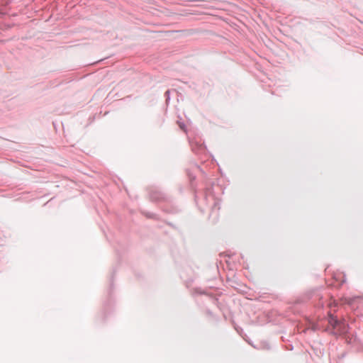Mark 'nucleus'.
<instances>
[{
	"label": "nucleus",
	"mask_w": 363,
	"mask_h": 363,
	"mask_svg": "<svg viewBox=\"0 0 363 363\" xmlns=\"http://www.w3.org/2000/svg\"><path fill=\"white\" fill-rule=\"evenodd\" d=\"M329 323L335 328L339 325V322L334 317H330Z\"/></svg>",
	"instance_id": "obj_2"
},
{
	"label": "nucleus",
	"mask_w": 363,
	"mask_h": 363,
	"mask_svg": "<svg viewBox=\"0 0 363 363\" xmlns=\"http://www.w3.org/2000/svg\"><path fill=\"white\" fill-rule=\"evenodd\" d=\"M211 90V86L209 83L202 81L196 84V91L200 96L208 95Z\"/></svg>",
	"instance_id": "obj_1"
},
{
	"label": "nucleus",
	"mask_w": 363,
	"mask_h": 363,
	"mask_svg": "<svg viewBox=\"0 0 363 363\" xmlns=\"http://www.w3.org/2000/svg\"><path fill=\"white\" fill-rule=\"evenodd\" d=\"M164 96L166 99V102L167 103L170 100V91L167 90L164 93Z\"/></svg>",
	"instance_id": "obj_3"
}]
</instances>
